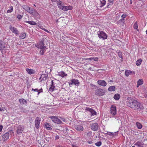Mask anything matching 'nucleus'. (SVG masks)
<instances>
[{
    "mask_svg": "<svg viewBox=\"0 0 147 147\" xmlns=\"http://www.w3.org/2000/svg\"><path fill=\"white\" fill-rule=\"evenodd\" d=\"M68 130L69 129L67 127H66L65 129V131H68Z\"/></svg>",
    "mask_w": 147,
    "mask_h": 147,
    "instance_id": "nucleus-55",
    "label": "nucleus"
},
{
    "mask_svg": "<svg viewBox=\"0 0 147 147\" xmlns=\"http://www.w3.org/2000/svg\"><path fill=\"white\" fill-rule=\"evenodd\" d=\"M97 83L99 85L105 87L107 85V83L104 80H98Z\"/></svg>",
    "mask_w": 147,
    "mask_h": 147,
    "instance_id": "nucleus-16",
    "label": "nucleus"
},
{
    "mask_svg": "<svg viewBox=\"0 0 147 147\" xmlns=\"http://www.w3.org/2000/svg\"><path fill=\"white\" fill-rule=\"evenodd\" d=\"M9 28L10 30L12 32L16 35H19V31L17 30V28L12 26H10Z\"/></svg>",
    "mask_w": 147,
    "mask_h": 147,
    "instance_id": "nucleus-12",
    "label": "nucleus"
},
{
    "mask_svg": "<svg viewBox=\"0 0 147 147\" xmlns=\"http://www.w3.org/2000/svg\"><path fill=\"white\" fill-rule=\"evenodd\" d=\"M118 55H119V57L120 58H121V59L123 58L122 55V53L121 52H118Z\"/></svg>",
    "mask_w": 147,
    "mask_h": 147,
    "instance_id": "nucleus-45",
    "label": "nucleus"
},
{
    "mask_svg": "<svg viewBox=\"0 0 147 147\" xmlns=\"http://www.w3.org/2000/svg\"><path fill=\"white\" fill-rule=\"evenodd\" d=\"M45 31L47 32L48 33L49 32L48 30H46V31Z\"/></svg>",
    "mask_w": 147,
    "mask_h": 147,
    "instance_id": "nucleus-60",
    "label": "nucleus"
},
{
    "mask_svg": "<svg viewBox=\"0 0 147 147\" xmlns=\"http://www.w3.org/2000/svg\"><path fill=\"white\" fill-rule=\"evenodd\" d=\"M32 15H33L35 17L38 18H39L40 17L39 13H38L36 10H35L33 12V13L32 14Z\"/></svg>",
    "mask_w": 147,
    "mask_h": 147,
    "instance_id": "nucleus-23",
    "label": "nucleus"
},
{
    "mask_svg": "<svg viewBox=\"0 0 147 147\" xmlns=\"http://www.w3.org/2000/svg\"><path fill=\"white\" fill-rule=\"evenodd\" d=\"M47 76L46 75L43 74L40 77V79L41 81L43 80L45 81L47 79Z\"/></svg>",
    "mask_w": 147,
    "mask_h": 147,
    "instance_id": "nucleus-28",
    "label": "nucleus"
},
{
    "mask_svg": "<svg viewBox=\"0 0 147 147\" xmlns=\"http://www.w3.org/2000/svg\"><path fill=\"white\" fill-rule=\"evenodd\" d=\"M93 60L95 61H97L98 60V58L97 57H93Z\"/></svg>",
    "mask_w": 147,
    "mask_h": 147,
    "instance_id": "nucleus-51",
    "label": "nucleus"
},
{
    "mask_svg": "<svg viewBox=\"0 0 147 147\" xmlns=\"http://www.w3.org/2000/svg\"><path fill=\"white\" fill-rule=\"evenodd\" d=\"M119 22H122L124 23L125 22V20L124 19L121 18L119 20Z\"/></svg>",
    "mask_w": 147,
    "mask_h": 147,
    "instance_id": "nucleus-46",
    "label": "nucleus"
},
{
    "mask_svg": "<svg viewBox=\"0 0 147 147\" xmlns=\"http://www.w3.org/2000/svg\"><path fill=\"white\" fill-rule=\"evenodd\" d=\"M68 83L69 86H71L73 84L78 86L79 84V82L78 80L74 79H72Z\"/></svg>",
    "mask_w": 147,
    "mask_h": 147,
    "instance_id": "nucleus-8",
    "label": "nucleus"
},
{
    "mask_svg": "<svg viewBox=\"0 0 147 147\" xmlns=\"http://www.w3.org/2000/svg\"><path fill=\"white\" fill-rule=\"evenodd\" d=\"M92 143V142L91 141H90V142H88V143L90 144H91Z\"/></svg>",
    "mask_w": 147,
    "mask_h": 147,
    "instance_id": "nucleus-62",
    "label": "nucleus"
},
{
    "mask_svg": "<svg viewBox=\"0 0 147 147\" xmlns=\"http://www.w3.org/2000/svg\"><path fill=\"white\" fill-rule=\"evenodd\" d=\"M85 110L86 111L89 112L91 113L92 115H95L96 114V112L92 109L90 107H86Z\"/></svg>",
    "mask_w": 147,
    "mask_h": 147,
    "instance_id": "nucleus-10",
    "label": "nucleus"
},
{
    "mask_svg": "<svg viewBox=\"0 0 147 147\" xmlns=\"http://www.w3.org/2000/svg\"><path fill=\"white\" fill-rule=\"evenodd\" d=\"M13 11V7L12 6H11L9 7V9H8L7 11V13H10L12 12Z\"/></svg>",
    "mask_w": 147,
    "mask_h": 147,
    "instance_id": "nucleus-43",
    "label": "nucleus"
},
{
    "mask_svg": "<svg viewBox=\"0 0 147 147\" xmlns=\"http://www.w3.org/2000/svg\"><path fill=\"white\" fill-rule=\"evenodd\" d=\"M52 121L54 123L59 124H61L62 122L57 117L55 116H51L49 117Z\"/></svg>",
    "mask_w": 147,
    "mask_h": 147,
    "instance_id": "nucleus-4",
    "label": "nucleus"
},
{
    "mask_svg": "<svg viewBox=\"0 0 147 147\" xmlns=\"http://www.w3.org/2000/svg\"><path fill=\"white\" fill-rule=\"evenodd\" d=\"M7 43L4 40H0V50H7Z\"/></svg>",
    "mask_w": 147,
    "mask_h": 147,
    "instance_id": "nucleus-3",
    "label": "nucleus"
},
{
    "mask_svg": "<svg viewBox=\"0 0 147 147\" xmlns=\"http://www.w3.org/2000/svg\"><path fill=\"white\" fill-rule=\"evenodd\" d=\"M108 3L107 6V8L109 7V6L110 4H113V0H108Z\"/></svg>",
    "mask_w": 147,
    "mask_h": 147,
    "instance_id": "nucleus-39",
    "label": "nucleus"
},
{
    "mask_svg": "<svg viewBox=\"0 0 147 147\" xmlns=\"http://www.w3.org/2000/svg\"><path fill=\"white\" fill-rule=\"evenodd\" d=\"M142 61V59H139L136 61V65L137 66L140 65L141 64Z\"/></svg>",
    "mask_w": 147,
    "mask_h": 147,
    "instance_id": "nucleus-38",
    "label": "nucleus"
},
{
    "mask_svg": "<svg viewBox=\"0 0 147 147\" xmlns=\"http://www.w3.org/2000/svg\"><path fill=\"white\" fill-rule=\"evenodd\" d=\"M40 28L41 29L43 30L44 31H46V29L45 28H43L42 26L40 27Z\"/></svg>",
    "mask_w": 147,
    "mask_h": 147,
    "instance_id": "nucleus-54",
    "label": "nucleus"
},
{
    "mask_svg": "<svg viewBox=\"0 0 147 147\" xmlns=\"http://www.w3.org/2000/svg\"><path fill=\"white\" fill-rule=\"evenodd\" d=\"M134 28L135 29H136L138 31L139 30L138 29V24L137 22H136L134 24V26H133Z\"/></svg>",
    "mask_w": 147,
    "mask_h": 147,
    "instance_id": "nucleus-42",
    "label": "nucleus"
},
{
    "mask_svg": "<svg viewBox=\"0 0 147 147\" xmlns=\"http://www.w3.org/2000/svg\"><path fill=\"white\" fill-rule=\"evenodd\" d=\"M46 48H45L40 49V53L41 55H43L45 51H46Z\"/></svg>",
    "mask_w": 147,
    "mask_h": 147,
    "instance_id": "nucleus-41",
    "label": "nucleus"
},
{
    "mask_svg": "<svg viewBox=\"0 0 147 147\" xmlns=\"http://www.w3.org/2000/svg\"><path fill=\"white\" fill-rule=\"evenodd\" d=\"M131 147H135V146H132Z\"/></svg>",
    "mask_w": 147,
    "mask_h": 147,
    "instance_id": "nucleus-64",
    "label": "nucleus"
},
{
    "mask_svg": "<svg viewBox=\"0 0 147 147\" xmlns=\"http://www.w3.org/2000/svg\"><path fill=\"white\" fill-rule=\"evenodd\" d=\"M95 145L97 146H100L102 144V143L100 141L98 142L95 144Z\"/></svg>",
    "mask_w": 147,
    "mask_h": 147,
    "instance_id": "nucleus-44",
    "label": "nucleus"
},
{
    "mask_svg": "<svg viewBox=\"0 0 147 147\" xmlns=\"http://www.w3.org/2000/svg\"><path fill=\"white\" fill-rule=\"evenodd\" d=\"M110 82H113V81L112 80H110L109 81Z\"/></svg>",
    "mask_w": 147,
    "mask_h": 147,
    "instance_id": "nucleus-61",
    "label": "nucleus"
},
{
    "mask_svg": "<svg viewBox=\"0 0 147 147\" xmlns=\"http://www.w3.org/2000/svg\"><path fill=\"white\" fill-rule=\"evenodd\" d=\"M17 17L18 19H20L22 18V16L20 15H18L17 16Z\"/></svg>",
    "mask_w": 147,
    "mask_h": 147,
    "instance_id": "nucleus-50",
    "label": "nucleus"
},
{
    "mask_svg": "<svg viewBox=\"0 0 147 147\" xmlns=\"http://www.w3.org/2000/svg\"><path fill=\"white\" fill-rule=\"evenodd\" d=\"M32 90H34L35 92H38V94H39L42 91V89H41L40 90H38V89H32Z\"/></svg>",
    "mask_w": 147,
    "mask_h": 147,
    "instance_id": "nucleus-40",
    "label": "nucleus"
},
{
    "mask_svg": "<svg viewBox=\"0 0 147 147\" xmlns=\"http://www.w3.org/2000/svg\"><path fill=\"white\" fill-rule=\"evenodd\" d=\"M26 71L28 74L30 75L33 74L34 73V72L33 70L28 68L26 69Z\"/></svg>",
    "mask_w": 147,
    "mask_h": 147,
    "instance_id": "nucleus-31",
    "label": "nucleus"
},
{
    "mask_svg": "<svg viewBox=\"0 0 147 147\" xmlns=\"http://www.w3.org/2000/svg\"><path fill=\"white\" fill-rule=\"evenodd\" d=\"M9 132H6L2 136V138L4 140H6L9 139Z\"/></svg>",
    "mask_w": 147,
    "mask_h": 147,
    "instance_id": "nucleus-17",
    "label": "nucleus"
},
{
    "mask_svg": "<svg viewBox=\"0 0 147 147\" xmlns=\"http://www.w3.org/2000/svg\"><path fill=\"white\" fill-rule=\"evenodd\" d=\"M144 144V143L141 142H137L134 144V145L138 147H142Z\"/></svg>",
    "mask_w": 147,
    "mask_h": 147,
    "instance_id": "nucleus-19",
    "label": "nucleus"
},
{
    "mask_svg": "<svg viewBox=\"0 0 147 147\" xmlns=\"http://www.w3.org/2000/svg\"><path fill=\"white\" fill-rule=\"evenodd\" d=\"M92 134V132L91 131H89L88 132L87 134V135L88 136H90Z\"/></svg>",
    "mask_w": 147,
    "mask_h": 147,
    "instance_id": "nucleus-49",
    "label": "nucleus"
},
{
    "mask_svg": "<svg viewBox=\"0 0 147 147\" xmlns=\"http://www.w3.org/2000/svg\"><path fill=\"white\" fill-rule=\"evenodd\" d=\"M73 7L72 6L69 5L68 6H62L61 7V8H60V9H62V10L66 11L69 10H71L72 9Z\"/></svg>",
    "mask_w": 147,
    "mask_h": 147,
    "instance_id": "nucleus-14",
    "label": "nucleus"
},
{
    "mask_svg": "<svg viewBox=\"0 0 147 147\" xmlns=\"http://www.w3.org/2000/svg\"><path fill=\"white\" fill-rule=\"evenodd\" d=\"M3 128V127L2 125H0V131H1L2 129Z\"/></svg>",
    "mask_w": 147,
    "mask_h": 147,
    "instance_id": "nucleus-52",
    "label": "nucleus"
},
{
    "mask_svg": "<svg viewBox=\"0 0 147 147\" xmlns=\"http://www.w3.org/2000/svg\"><path fill=\"white\" fill-rule=\"evenodd\" d=\"M139 96L141 97L146 98L147 97V91H144L143 94L141 93L139 94Z\"/></svg>",
    "mask_w": 147,
    "mask_h": 147,
    "instance_id": "nucleus-24",
    "label": "nucleus"
},
{
    "mask_svg": "<svg viewBox=\"0 0 147 147\" xmlns=\"http://www.w3.org/2000/svg\"><path fill=\"white\" fill-rule=\"evenodd\" d=\"M22 7L23 9L26 11H28V10L29 8H30V7L26 5H23L22 6Z\"/></svg>",
    "mask_w": 147,
    "mask_h": 147,
    "instance_id": "nucleus-37",
    "label": "nucleus"
},
{
    "mask_svg": "<svg viewBox=\"0 0 147 147\" xmlns=\"http://www.w3.org/2000/svg\"><path fill=\"white\" fill-rule=\"evenodd\" d=\"M127 16V15H126V14H123L122 16H121V18H123V19H124L125 18L126 16Z\"/></svg>",
    "mask_w": 147,
    "mask_h": 147,
    "instance_id": "nucleus-47",
    "label": "nucleus"
},
{
    "mask_svg": "<svg viewBox=\"0 0 147 147\" xmlns=\"http://www.w3.org/2000/svg\"><path fill=\"white\" fill-rule=\"evenodd\" d=\"M62 2L59 0L57 1V5L58 6V7L60 9L61 8V7L62 6Z\"/></svg>",
    "mask_w": 147,
    "mask_h": 147,
    "instance_id": "nucleus-34",
    "label": "nucleus"
},
{
    "mask_svg": "<svg viewBox=\"0 0 147 147\" xmlns=\"http://www.w3.org/2000/svg\"><path fill=\"white\" fill-rule=\"evenodd\" d=\"M132 73V71L129 70H126L125 72V76L128 77L129 75L131 74Z\"/></svg>",
    "mask_w": 147,
    "mask_h": 147,
    "instance_id": "nucleus-29",
    "label": "nucleus"
},
{
    "mask_svg": "<svg viewBox=\"0 0 147 147\" xmlns=\"http://www.w3.org/2000/svg\"><path fill=\"white\" fill-rule=\"evenodd\" d=\"M57 75L61 76L62 78H64L65 76H67V74H66L63 71H60L58 72V74Z\"/></svg>",
    "mask_w": 147,
    "mask_h": 147,
    "instance_id": "nucleus-20",
    "label": "nucleus"
},
{
    "mask_svg": "<svg viewBox=\"0 0 147 147\" xmlns=\"http://www.w3.org/2000/svg\"><path fill=\"white\" fill-rule=\"evenodd\" d=\"M40 119L38 117L36 118L35 121V124L36 128L37 129L38 128L40 127Z\"/></svg>",
    "mask_w": 147,
    "mask_h": 147,
    "instance_id": "nucleus-13",
    "label": "nucleus"
},
{
    "mask_svg": "<svg viewBox=\"0 0 147 147\" xmlns=\"http://www.w3.org/2000/svg\"><path fill=\"white\" fill-rule=\"evenodd\" d=\"M127 104L129 107L137 111L142 110L144 109V107L142 104L133 98H128Z\"/></svg>",
    "mask_w": 147,
    "mask_h": 147,
    "instance_id": "nucleus-1",
    "label": "nucleus"
},
{
    "mask_svg": "<svg viewBox=\"0 0 147 147\" xmlns=\"http://www.w3.org/2000/svg\"><path fill=\"white\" fill-rule=\"evenodd\" d=\"M35 46L40 49L46 48V47L44 46V40H42L40 41L38 43L36 44Z\"/></svg>",
    "mask_w": 147,
    "mask_h": 147,
    "instance_id": "nucleus-7",
    "label": "nucleus"
},
{
    "mask_svg": "<svg viewBox=\"0 0 147 147\" xmlns=\"http://www.w3.org/2000/svg\"><path fill=\"white\" fill-rule=\"evenodd\" d=\"M136 125L138 128L139 129H141L142 127V125L138 122H137L136 123Z\"/></svg>",
    "mask_w": 147,
    "mask_h": 147,
    "instance_id": "nucleus-36",
    "label": "nucleus"
},
{
    "mask_svg": "<svg viewBox=\"0 0 147 147\" xmlns=\"http://www.w3.org/2000/svg\"><path fill=\"white\" fill-rule=\"evenodd\" d=\"M34 10L35 9H34L30 7V8H29L27 12L30 14H32Z\"/></svg>",
    "mask_w": 147,
    "mask_h": 147,
    "instance_id": "nucleus-33",
    "label": "nucleus"
},
{
    "mask_svg": "<svg viewBox=\"0 0 147 147\" xmlns=\"http://www.w3.org/2000/svg\"><path fill=\"white\" fill-rule=\"evenodd\" d=\"M115 90V87L114 86H111L109 87L108 89L109 91H114Z\"/></svg>",
    "mask_w": 147,
    "mask_h": 147,
    "instance_id": "nucleus-32",
    "label": "nucleus"
},
{
    "mask_svg": "<svg viewBox=\"0 0 147 147\" xmlns=\"http://www.w3.org/2000/svg\"><path fill=\"white\" fill-rule=\"evenodd\" d=\"M146 33L147 34V30L146 31Z\"/></svg>",
    "mask_w": 147,
    "mask_h": 147,
    "instance_id": "nucleus-63",
    "label": "nucleus"
},
{
    "mask_svg": "<svg viewBox=\"0 0 147 147\" xmlns=\"http://www.w3.org/2000/svg\"><path fill=\"white\" fill-rule=\"evenodd\" d=\"M120 95L118 94H115L114 96V98L116 100H118L119 99Z\"/></svg>",
    "mask_w": 147,
    "mask_h": 147,
    "instance_id": "nucleus-35",
    "label": "nucleus"
},
{
    "mask_svg": "<svg viewBox=\"0 0 147 147\" xmlns=\"http://www.w3.org/2000/svg\"><path fill=\"white\" fill-rule=\"evenodd\" d=\"M51 86L49 88V90L51 92H52L55 87V86L54 84V82H53V80H52L51 81Z\"/></svg>",
    "mask_w": 147,
    "mask_h": 147,
    "instance_id": "nucleus-21",
    "label": "nucleus"
},
{
    "mask_svg": "<svg viewBox=\"0 0 147 147\" xmlns=\"http://www.w3.org/2000/svg\"><path fill=\"white\" fill-rule=\"evenodd\" d=\"M74 128L77 131H82L84 129L82 125L81 124L75 125H74Z\"/></svg>",
    "mask_w": 147,
    "mask_h": 147,
    "instance_id": "nucleus-9",
    "label": "nucleus"
},
{
    "mask_svg": "<svg viewBox=\"0 0 147 147\" xmlns=\"http://www.w3.org/2000/svg\"><path fill=\"white\" fill-rule=\"evenodd\" d=\"M61 119L63 121L65 122L66 121V119H65V118H61Z\"/></svg>",
    "mask_w": 147,
    "mask_h": 147,
    "instance_id": "nucleus-53",
    "label": "nucleus"
},
{
    "mask_svg": "<svg viewBox=\"0 0 147 147\" xmlns=\"http://www.w3.org/2000/svg\"><path fill=\"white\" fill-rule=\"evenodd\" d=\"M45 31L47 32L48 33L49 32L48 30H46V31Z\"/></svg>",
    "mask_w": 147,
    "mask_h": 147,
    "instance_id": "nucleus-59",
    "label": "nucleus"
},
{
    "mask_svg": "<svg viewBox=\"0 0 147 147\" xmlns=\"http://www.w3.org/2000/svg\"><path fill=\"white\" fill-rule=\"evenodd\" d=\"M95 95L97 96H102L105 94V91L102 89L99 88L96 90L95 92Z\"/></svg>",
    "mask_w": 147,
    "mask_h": 147,
    "instance_id": "nucleus-5",
    "label": "nucleus"
},
{
    "mask_svg": "<svg viewBox=\"0 0 147 147\" xmlns=\"http://www.w3.org/2000/svg\"><path fill=\"white\" fill-rule=\"evenodd\" d=\"M20 103L22 105L26 104L27 103V101L26 100L23 98H21L19 99Z\"/></svg>",
    "mask_w": 147,
    "mask_h": 147,
    "instance_id": "nucleus-25",
    "label": "nucleus"
},
{
    "mask_svg": "<svg viewBox=\"0 0 147 147\" xmlns=\"http://www.w3.org/2000/svg\"><path fill=\"white\" fill-rule=\"evenodd\" d=\"M143 83V81L142 79H140L137 82V87L138 88L140 85H142Z\"/></svg>",
    "mask_w": 147,
    "mask_h": 147,
    "instance_id": "nucleus-22",
    "label": "nucleus"
},
{
    "mask_svg": "<svg viewBox=\"0 0 147 147\" xmlns=\"http://www.w3.org/2000/svg\"><path fill=\"white\" fill-rule=\"evenodd\" d=\"M26 36V33L24 32H22L20 34L19 37L21 39H24L25 38Z\"/></svg>",
    "mask_w": 147,
    "mask_h": 147,
    "instance_id": "nucleus-30",
    "label": "nucleus"
},
{
    "mask_svg": "<svg viewBox=\"0 0 147 147\" xmlns=\"http://www.w3.org/2000/svg\"><path fill=\"white\" fill-rule=\"evenodd\" d=\"M110 113L112 116H113L117 114L116 107L115 105H112L110 108Z\"/></svg>",
    "mask_w": 147,
    "mask_h": 147,
    "instance_id": "nucleus-6",
    "label": "nucleus"
},
{
    "mask_svg": "<svg viewBox=\"0 0 147 147\" xmlns=\"http://www.w3.org/2000/svg\"><path fill=\"white\" fill-rule=\"evenodd\" d=\"M108 134L110 136H111L113 134V133H110Z\"/></svg>",
    "mask_w": 147,
    "mask_h": 147,
    "instance_id": "nucleus-56",
    "label": "nucleus"
},
{
    "mask_svg": "<svg viewBox=\"0 0 147 147\" xmlns=\"http://www.w3.org/2000/svg\"><path fill=\"white\" fill-rule=\"evenodd\" d=\"M24 129V128L22 125H19L17 129L16 132L18 134H21L23 131Z\"/></svg>",
    "mask_w": 147,
    "mask_h": 147,
    "instance_id": "nucleus-15",
    "label": "nucleus"
},
{
    "mask_svg": "<svg viewBox=\"0 0 147 147\" xmlns=\"http://www.w3.org/2000/svg\"><path fill=\"white\" fill-rule=\"evenodd\" d=\"M24 22L25 23H28V24H29L31 25H36L37 24L36 23V22H35L33 21H25Z\"/></svg>",
    "mask_w": 147,
    "mask_h": 147,
    "instance_id": "nucleus-27",
    "label": "nucleus"
},
{
    "mask_svg": "<svg viewBox=\"0 0 147 147\" xmlns=\"http://www.w3.org/2000/svg\"><path fill=\"white\" fill-rule=\"evenodd\" d=\"M45 127L48 130H51L52 128L49 123H44Z\"/></svg>",
    "mask_w": 147,
    "mask_h": 147,
    "instance_id": "nucleus-18",
    "label": "nucleus"
},
{
    "mask_svg": "<svg viewBox=\"0 0 147 147\" xmlns=\"http://www.w3.org/2000/svg\"><path fill=\"white\" fill-rule=\"evenodd\" d=\"M90 126L91 129L94 131H96L98 128V124L96 123L91 124Z\"/></svg>",
    "mask_w": 147,
    "mask_h": 147,
    "instance_id": "nucleus-11",
    "label": "nucleus"
},
{
    "mask_svg": "<svg viewBox=\"0 0 147 147\" xmlns=\"http://www.w3.org/2000/svg\"><path fill=\"white\" fill-rule=\"evenodd\" d=\"M73 147H78V146H76L75 145L73 144L72 145Z\"/></svg>",
    "mask_w": 147,
    "mask_h": 147,
    "instance_id": "nucleus-57",
    "label": "nucleus"
},
{
    "mask_svg": "<svg viewBox=\"0 0 147 147\" xmlns=\"http://www.w3.org/2000/svg\"><path fill=\"white\" fill-rule=\"evenodd\" d=\"M100 7H103L106 4V1L105 0H100Z\"/></svg>",
    "mask_w": 147,
    "mask_h": 147,
    "instance_id": "nucleus-26",
    "label": "nucleus"
},
{
    "mask_svg": "<svg viewBox=\"0 0 147 147\" xmlns=\"http://www.w3.org/2000/svg\"><path fill=\"white\" fill-rule=\"evenodd\" d=\"M93 59V57H90L86 59V60H92Z\"/></svg>",
    "mask_w": 147,
    "mask_h": 147,
    "instance_id": "nucleus-48",
    "label": "nucleus"
},
{
    "mask_svg": "<svg viewBox=\"0 0 147 147\" xmlns=\"http://www.w3.org/2000/svg\"><path fill=\"white\" fill-rule=\"evenodd\" d=\"M98 37L100 39L102 40H105L107 38L108 36L104 32L99 30L97 32Z\"/></svg>",
    "mask_w": 147,
    "mask_h": 147,
    "instance_id": "nucleus-2",
    "label": "nucleus"
},
{
    "mask_svg": "<svg viewBox=\"0 0 147 147\" xmlns=\"http://www.w3.org/2000/svg\"><path fill=\"white\" fill-rule=\"evenodd\" d=\"M3 111V108H0V111Z\"/></svg>",
    "mask_w": 147,
    "mask_h": 147,
    "instance_id": "nucleus-58",
    "label": "nucleus"
}]
</instances>
